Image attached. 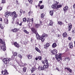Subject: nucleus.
Returning <instances> with one entry per match:
<instances>
[{
    "mask_svg": "<svg viewBox=\"0 0 75 75\" xmlns=\"http://www.w3.org/2000/svg\"><path fill=\"white\" fill-rule=\"evenodd\" d=\"M27 69V68L26 67H24L23 68V72H26V69Z\"/></svg>",
    "mask_w": 75,
    "mask_h": 75,
    "instance_id": "obj_38",
    "label": "nucleus"
},
{
    "mask_svg": "<svg viewBox=\"0 0 75 75\" xmlns=\"http://www.w3.org/2000/svg\"><path fill=\"white\" fill-rule=\"evenodd\" d=\"M23 9H21L20 10V13H21V14H22V13H23Z\"/></svg>",
    "mask_w": 75,
    "mask_h": 75,
    "instance_id": "obj_44",
    "label": "nucleus"
},
{
    "mask_svg": "<svg viewBox=\"0 0 75 75\" xmlns=\"http://www.w3.org/2000/svg\"><path fill=\"white\" fill-rule=\"evenodd\" d=\"M13 45H14L15 47L17 48H19L20 47V45L18 44L17 42H15L13 43Z\"/></svg>",
    "mask_w": 75,
    "mask_h": 75,
    "instance_id": "obj_10",
    "label": "nucleus"
},
{
    "mask_svg": "<svg viewBox=\"0 0 75 75\" xmlns=\"http://www.w3.org/2000/svg\"><path fill=\"white\" fill-rule=\"evenodd\" d=\"M2 74L3 75H8L9 73L7 72V70L5 69L4 71H1Z\"/></svg>",
    "mask_w": 75,
    "mask_h": 75,
    "instance_id": "obj_6",
    "label": "nucleus"
},
{
    "mask_svg": "<svg viewBox=\"0 0 75 75\" xmlns=\"http://www.w3.org/2000/svg\"><path fill=\"white\" fill-rule=\"evenodd\" d=\"M33 21H34L33 18H32L30 20V24H33Z\"/></svg>",
    "mask_w": 75,
    "mask_h": 75,
    "instance_id": "obj_33",
    "label": "nucleus"
},
{
    "mask_svg": "<svg viewBox=\"0 0 75 75\" xmlns=\"http://www.w3.org/2000/svg\"><path fill=\"white\" fill-rule=\"evenodd\" d=\"M45 16V15H44V13H42L40 15V17L41 19H44Z\"/></svg>",
    "mask_w": 75,
    "mask_h": 75,
    "instance_id": "obj_23",
    "label": "nucleus"
},
{
    "mask_svg": "<svg viewBox=\"0 0 75 75\" xmlns=\"http://www.w3.org/2000/svg\"><path fill=\"white\" fill-rule=\"evenodd\" d=\"M63 9L64 11H67L68 9V6H66Z\"/></svg>",
    "mask_w": 75,
    "mask_h": 75,
    "instance_id": "obj_26",
    "label": "nucleus"
},
{
    "mask_svg": "<svg viewBox=\"0 0 75 75\" xmlns=\"http://www.w3.org/2000/svg\"><path fill=\"white\" fill-rule=\"evenodd\" d=\"M10 16H13V19H15L17 17V14H16V12L14 11L13 12H10Z\"/></svg>",
    "mask_w": 75,
    "mask_h": 75,
    "instance_id": "obj_5",
    "label": "nucleus"
},
{
    "mask_svg": "<svg viewBox=\"0 0 75 75\" xmlns=\"http://www.w3.org/2000/svg\"><path fill=\"white\" fill-rule=\"evenodd\" d=\"M2 9H3V8L1 7H0V11L2 10Z\"/></svg>",
    "mask_w": 75,
    "mask_h": 75,
    "instance_id": "obj_59",
    "label": "nucleus"
},
{
    "mask_svg": "<svg viewBox=\"0 0 75 75\" xmlns=\"http://www.w3.org/2000/svg\"><path fill=\"white\" fill-rule=\"evenodd\" d=\"M62 36L63 38H65L67 37V33L66 32H64L63 33Z\"/></svg>",
    "mask_w": 75,
    "mask_h": 75,
    "instance_id": "obj_15",
    "label": "nucleus"
},
{
    "mask_svg": "<svg viewBox=\"0 0 75 75\" xmlns=\"http://www.w3.org/2000/svg\"><path fill=\"white\" fill-rule=\"evenodd\" d=\"M42 63H43V64H44V65H45V62H44V61H42Z\"/></svg>",
    "mask_w": 75,
    "mask_h": 75,
    "instance_id": "obj_53",
    "label": "nucleus"
},
{
    "mask_svg": "<svg viewBox=\"0 0 75 75\" xmlns=\"http://www.w3.org/2000/svg\"><path fill=\"white\" fill-rule=\"evenodd\" d=\"M28 1L30 4H33V0H28Z\"/></svg>",
    "mask_w": 75,
    "mask_h": 75,
    "instance_id": "obj_40",
    "label": "nucleus"
},
{
    "mask_svg": "<svg viewBox=\"0 0 75 75\" xmlns=\"http://www.w3.org/2000/svg\"><path fill=\"white\" fill-rule=\"evenodd\" d=\"M12 53L13 54V55H14V56H15V57H17V52H12Z\"/></svg>",
    "mask_w": 75,
    "mask_h": 75,
    "instance_id": "obj_27",
    "label": "nucleus"
},
{
    "mask_svg": "<svg viewBox=\"0 0 75 75\" xmlns=\"http://www.w3.org/2000/svg\"><path fill=\"white\" fill-rule=\"evenodd\" d=\"M51 52L52 53V55H55V54H57V50L53 49L51 50Z\"/></svg>",
    "mask_w": 75,
    "mask_h": 75,
    "instance_id": "obj_7",
    "label": "nucleus"
},
{
    "mask_svg": "<svg viewBox=\"0 0 75 75\" xmlns=\"http://www.w3.org/2000/svg\"><path fill=\"white\" fill-rule=\"evenodd\" d=\"M0 28H1V29H3V28H4V27L3 26V25H2V24H1L0 25Z\"/></svg>",
    "mask_w": 75,
    "mask_h": 75,
    "instance_id": "obj_39",
    "label": "nucleus"
},
{
    "mask_svg": "<svg viewBox=\"0 0 75 75\" xmlns=\"http://www.w3.org/2000/svg\"><path fill=\"white\" fill-rule=\"evenodd\" d=\"M40 24H36L35 25V27L36 28H39L40 27Z\"/></svg>",
    "mask_w": 75,
    "mask_h": 75,
    "instance_id": "obj_22",
    "label": "nucleus"
},
{
    "mask_svg": "<svg viewBox=\"0 0 75 75\" xmlns=\"http://www.w3.org/2000/svg\"><path fill=\"white\" fill-rule=\"evenodd\" d=\"M52 47L53 48H55L57 47V44L55 43H54L52 44Z\"/></svg>",
    "mask_w": 75,
    "mask_h": 75,
    "instance_id": "obj_30",
    "label": "nucleus"
},
{
    "mask_svg": "<svg viewBox=\"0 0 75 75\" xmlns=\"http://www.w3.org/2000/svg\"><path fill=\"white\" fill-rule=\"evenodd\" d=\"M59 3V2H58L57 1H55L54 5L52 6V8L53 9H58L59 8H61L62 7V5H58Z\"/></svg>",
    "mask_w": 75,
    "mask_h": 75,
    "instance_id": "obj_2",
    "label": "nucleus"
},
{
    "mask_svg": "<svg viewBox=\"0 0 75 75\" xmlns=\"http://www.w3.org/2000/svg\"><path fill=\"white\" fill-rule=\"evenodd\" d=\"M4 22L5 23L7 24L8 23V18H5L4 19Z\"/></svg>",
    "mask_w": 75,
    "mask_h": 75,
    "instance_id": "obj_13",
    "label": "nucleus"
},
{
    "mask_svg": "<svg viewBox=\"0 0 75 75\" xmlns=\"http://www.w3.org/2000/svg\"><path fill=\"white\" fill-rule=\"evenodd\" d=\"M5 45H6V44H5V45H3L1 48L2 51H4L6 50V47Z\"/></svg>",
    "mask_w": 75,
    "mask_h": 75,
    "instance_id": "obj_14",
    "label": "nucleus"
},
{
    "mask_svg": "<svg viewBox=\"0 0 75 75\" xmlns=\"http://www.w3.org/2000/svg\"><path fill=\"white\" fill-rule=\"evenodd\" d=\"M53 24H54V23H53V22H52V21H51L50 24H49V25L52 26V25H53Z\"/></svg>",
    "mask_w": 75,
    "mask_h": 75,
    "instance_id": "obj_35",
    "label": "nucleus"
},
{
    "mask_svg": "<svg viewBox=\"0 0 75 75\" xmlns=\"http://www.w3.org/2000/svg\"><path fill=\"white\" fill-rule=\"evenodd\" d=\"M10 11H7L5 13V16L6 17V18H8V16H10Z\"/></svg>",
    "mask_w": 75,
    "mask_h": 75,
    "instance_id": "obj_9",
    "label": "nucleus"
},
{
    "mask_svg": "<svg viewBox=\"0 0 75 75\" xmlns=\"http://www.w3.org/2000/svg\"><path fill=\"white\" fill-rule=\"evenodd\" d=\"M72 32L73 34H74L75 33V30H72Z\"/></svg>",
    "mask_w": 75,
    "mask_h": 75,
    "instance_id": "obj_50",
    "label": "nucleus"
},
{
    "mask_svg": "<svg viewBox=\"0 0 75 75\" xmlns=\"http://www.w3.org/2000/svg\"><path fill=\"white\" fill-rule=\"evenodd\" d=\"M44 8V5H42L40 7V9H42Z\"/></svg>",
    "mask_w": 75,
    "mask_h": 75,
    "instance_id": "obj_48",
    "label": "nucleus"
},
{
    "mask_svg": "<svg viewBox=\"0 0 75 75\" xmlns=\"http://www.w3.org/2000/svg\"><path fill=\"white\" fill-rule=\"evenodd\" d=\"M40 21V23L39 24H40V25H42V22L41 21Z\"/></svg>",
    "mask_w": 75,
    "mask_h": 75,
    "instance_id": "obj_49",
    "label": "nucleus"
},
{
    "mask_svg": "<svg viewBox=\"0 0 75 75\" xmlns=\"http://www.w3.org/2000/svg\"><path fill=\"white\" fill-rule=\"evenodd\" d=\"M48 34L46 33H44L43 34L42 36L40 37L39 36H38L37 38L38 40H40V39L42 41V42H44L45 40V37H48Z\"/></svg>",
    "mask_w": 75,
    "mask_h": 75,
    "instance_id": "obj_1",
    "label": "nucleus"
},
{
    "mask_svg": "<svg viewBox=\"0 0 75 75\" xmlns=\"http://www.w3.org/2000/svg\"><path fill=\"white\" fill-rule=\"evenodd\" d=\"M23 22H24V23H25L26 22V21H27V18L25 17L23 19Z\"/></svg>",
    "mask_w": 75,
    "mask_h": 75,
    "instance_id": "obj_34",
    "label": "nucleus"
},
{
    "mask_svg": "<svg viewBox=\"0 0 75 75\" xmlns=\"http://www.w3.org/2000/svg\"><path fill=\"white\" fill-rule=\"evenodd\" d=\"M18 57H20V58H22V55L20 54H18Z\"/></svg>",
    "mask_w": 75,
    "mask_h": 75,
    "instance_id": "obj_47",
    "label": "nucleus"
},
{
    "mask_svg": "<svg viewBox=\"0 0 75 75\" xmlns=\"http://www.w3.org/2000/svg\"><path fill=\"white\" fill-rule=\"evenodd\" d=\"M44 69L46 68L48 69L49 67V64H46V65H45L43 66Z\"/></svg>",
    "mask_w": 75,
    "mask_h": 75,
    "instance_id": "obj_16",
    "label": "nucleus"
},
{
    "mask_svg": "<svg viewBox=\"0 0 75 75\" xmlns=\"http://www.w3.org/2000/svg\"><path fill=\"white\" fill-rule=\"evenodd\" d=\"M64 69H67V71H68L69 72L71 73L72 72V69H70V68L69 67H66L64 68Z\"/></svg>",
    "mask_w": 75,
    "mask_h": 75,
    "instance_id": "obj_17",
    "label": "nucleus"
},
{
    "mask_svg": "<svg viewBox=\"0 0 75 75\" xmlns=\"http://www.w3.org/2000/svg\"><path fill=\"white\" fill-rule=\"evenodd\" d=\"M68 40H70V41H71V37H69L68 38Z\"/></svg>",
    "mask_w": 75,
    "mask_h": 75,
    "instance_id": "obj_51",
    "label": "nucleus"
},
{
    "mask_svg": "<svg viewBox=\"0 0 75 75\" xmlns=\"http://www.w3.org/2000/svg\"><path fill=\"white\" fill-rule=\"evenodd\" d=\"M23 14H25V11H23Z\"/></svg>",
    "mask_w": 75,
    "mask_h": 75,
    "instance_id": "obj_64",
    "label": "nucleus"
},
{
    "mask_svg": "<svg viewBox=\"0 0 75 75\" xmlns=\"http://www.w3.org/2000/svg\"><path fill=\"white\" fill-rule=\"evenodd\" d=\"M27 57L28 59H31L32 58V55H30V54H28Z\"/></svg>",
    "mask_w": 75,
    "mask_h": 75,
    "instance_id": "obj_21",
    "label": "nucleus"
},
{
    "mask_svg": "<svg viewBox=\"0 0 75 75\" xmlns=\"http://www.w3.org/2000/svg\"><path fill=\"white\" fill-rule=\"evenodd\" d=\"M15 57H16V56L13 54L12 56L11 57V59H14L15 58Z\"/></svg>",
    "mask_w": 75,
    "mask_h": 75,
    "instance_id": "obj_42",
    "label": "nucleus"
},
{
    "mask_svg": "<svg viewBox=\"0 0 75 75\" xmlns=\"http://www.w3.org/2000/svg\"><path fill=\"white\" fill-rule=\"evenodd\" d=\"M28 14L29 16H30V14H31V11H30L28 12Z\"/></svg>",
    "mask_w": 75,
    "mask_h": 75,
    "instance_id": "obj_54",
    "label": "nucleus"
},
{
    "mask_svg": "<svg viewBox=\"0 0 75 75\" xmlns=\"http://www.w3.org/2000/svg\"><path fill=\"white\" fill-rule=\"evenodd\" d=\"M45 62L46 63V64H49L48 63V60L47 59H45Z\"/></svg>",
    "mask_w": 75,
    "mask_h": 75,
    "instance_id": "obj_31",
    "label": "nucleus"
},
{
    "mask_svg": "<svg viewBox=\"0 0 75 75\" xmlns=\"http://www.w3.org/2000/svg\"><path fill=\"white\" fill-rule=\"evenodd\" d=\"M62 54L61 53L55 55V58L57 61H60L61 62V61L62 60Z\"/></svg>",
    "mask_w": 75,
    "mask_h": 75,
    "instance_id": "obj_3",
    "label": "nucleus"
},
{
    "mask_svg": "<svg viewBox=\"0 0 75 75\" xmlns=\"http://www.w3.org/2000/svg\"><path fill=\"white\" fill-rule=\"evenodd\" d=\"M25 33L27 34H28V33H29V32L27 31L26 32H25Z\"/></svg>",
    "mask_w": 75,
    "mask_h": 75,
    "instance_id": "obj_58",
    "label": "nucleus"
},
{
    "mask_svg": "<svg viewBox=\"0 0 75 75\" xmlns=\"http://www.w3.org/2000/svg\"><path fill=\"white\" fill-rule=\"evenodd\" d=\"M10 61V58H4L3 60V61L5 64H8L9 62Z\"/></svg>",
    "mask_w": 75,
    "mask_h": 75,
    "instance_id": "obj_4",
    "label": "nucleus"
},
{
    "mask_svg": "<svg viewBox=\"0 0 75 75\" xmlns=\"http://www.w3.org/2000/svg\"><path fill=\"white\" fill-rule=\"evenodd\" d=\"M23 31H24V33H26L27 31V30H23Z\"/></svg>",
    "mask_w": 75,
    "mask_h": 75,
    "instance_id": "obj_57",
    "label": "nucleus"
},
{
    "mask_svg": "<svg viewBox=\"0 0 75 75\" xmlns=\"http://www.w3.org/2000/svg\"><path fill=\"white\" fill-rule=\"evenodd\" d=\"M35 71V69L34 68H33L31 69V71L32 73H33Z\"/></svg>",
    "mask_w": 75,
    "mask_h": 75,
    "instance_id": "obj_29",
    "label": "nucleus"
},
{
    "mask_svg": "<svg viewBox=\"0 0 75 75\" xmlns=\"http://www.w3.org/2000/svg\"><path fill=\"white\" fill-rule=\"evenodd\" d=\"M0 43L2 44L3 45H5V44H6L5 42H4L3 41V40L1 39H0Z\"/></svg>",
    "mask_w": 75,
    "mask_h": 75,
    "instance_id": "obj_24",
    "label": "nucleus"
},
{
    "mask_svg": "<svg viewBox=\"0 0 75 75\" xmlns=\"http://www.w3.org/2000/svg\"><path fill=\"white\" fill-rule=\"evenodd\" d=\"M6 3V1L5 0H2L1 3Z\"/></svg>",
    "mask_w": 75,
    "mask_h": 75,
    "instance_id": "obj_43",
    "label": "nucleus"
},
{
    "mask_svg": "<svg viewBox=\"0 0 75 75\" xmlns=\"http://www.w3.org/2000/svg\"><path fill=\"white\" fill-rule=\"evenodd\" d=\"M38 7H40V4H39L38 5Z\"/></svg>",
    "mask_w": 75,
    "mask_h": 75,
    "instance_id": "obj_63",
    "label": "nucleus"
},
{
    "mask_svg": "<svg viewBox=\"0 0 75 75\" xmlns=\"http://www.w3.org/2000/svg\"><path fill=\"white\" fill-rule=\"evenodd\" d=\"M69 47L70 48H73V44L72 42H71L69 43Z\"/></svg>",
    "mask_w": 75,
    "mask_h": 75,
    "instance_id": "obj_18",
    "label": "nucleus"
},
{
    "mask_svg": "<svg viewBox=\"0 0 75 75\" xmlns=\"http://www.w3.org/2000/svg\"><path fill=\"white\" fill-rule=\"evenodd\" d=\"M38 59H39V60L41 61V60H42V56H39L38 57Z\"/></svg>",
    "mask_w": 75,
    "mask_h": 75,
    "instance_id": "obj_37",
    "label": "nucleus"
},
{
    "mask_svg": "<svg viewBox=\"0 0 75 75\" xmlns=\"http://www.w3.org/2000/svg\"><path fill=\"white\" fill-rule=\"evenodd\" d=\"M44 48L45 49H47V48H48V47L45 45H44Z\"/></svg>",
    "mask_w": 75,
    "mask_h": 75,
    "instance_id": "obj_46",
    "label": "nucleus"
},
{
    "mask_svg": "<svg viewBox=\"0 0 75 75\" xmlns=\"http://www.w3.org/2000/svg\"><path fill=\"white\" fill-rule=\"evenodd\" d=\"M55 59V58L54 57H53L52 58V60H53V61H54Z\"/></svg>",
    "mask_w": 75,
    "mask_h": 75,
    "instance_id": "obj_52",
    "label": "nucleus"
},
{
    "mask_svg": "<svg viewBox=\"0 0 75 75\" xmlns=\"http://www.w3.org/2000/svg\"><path fill=\"white\" fill-rule=\"evenodd\" d=\"M50 13L51 16H52V15H53V14H54V12H53V11H51L50 12Z\"/></svg>",
    "mask_w": 75,
    "mask_h": 75,
    "instance_id": "obj_36",
    "label": "nucleus"
},
{
    "mask_svg": "<svg viewBox=\"0 0 75 75\" xmlns=\"http://www.w3.org/2000/svg\"><path fill=\"white\" fill-rule=\"evenodd\" d=\"M38 69L40 71H42L44 70V68L43 67H42L41 66H40L39 67Z\"/></svg>",
    "mask_w": 75,
    "mask_h": 75,
    "instance_id": "obj_20",
    "label": "nucleus"
},
{
    "mask_svg": "<svg viewBox=\"0 0 75 75\" xmlns=\"http://www.w3.org/2000/svg\"><path fill=\"white\" fill-rule=\"evenodd\" d=\"M45 45H46V46H47V47H48L50 46V44H49V43H47Z\"/></svg>",
    "mask_w": 75,
    "mask_h": 75,
    "instance_id": "obj_45",
    "label": "nucleus"
},
{
    "mask_svg": "<svg viewBox=\"0 0 75 75\" xmlns=\"http://www.w3.org/2000/svg\"><path fill=\"white\" fill-rule=\"evenodd\" d=\"M12 30L13 33H16L18 31V29H17V28H15L14 29H12Z\"/></svg>",
    "mask_w": 75,
    "mask_h": 75,
    "instance_id": "obj_19",
    "label": "nucleus"
},
{
    "mask_svg": "<svg viewBox=\"0 0 75 75\" xmlns=\"http://www.w3.org/2000/svg\"><path fill=\"white\" fill-rule=\"evenodd\" d=\"M68 25L69 26L68 28V31H71V30L72 29V24H71V23H70L68 24Z\"/></svg>",
    "mask_w": 75,
    "mask_h": 75,
    "instance_id": "obj_8",
    "label": "nucleus"
},
{
    "mask_svg": "<svg viewBox=\"0 0 75 75\" xmlns=\"http://www.w3.org/2000/svg\"><path fill=\"white\" fill-rule=\"evenodd\" d=\"M27 19H28L27 20V22L28 23H29V24H30V18H27Z\"/></svg>",
    "mask_w": 75,
    "mask_h": 75,
    "instance_id": "obj_32",
    "label": "nucleus"
},
{
    "mask_svg": "<svg viewBox=\"0 0 75 75\" xmlns=\"http://www.w3.org/2000/svg\"><path fill=\"white\" fill-rule=\"evenodd\" d=\"M31 31L33 32V33H34V34H35L36 35H37V34H38V33H37V31L34 28H32Z\"/></svg>",
    "mask_w": 75,
    "mask_h": 75,
    "instance_id": "obj_12",
    "label": "nucleus"
},
{
    "mask_svg": "<svg viewBox=\"0 0 75 75\" xmlns=\"http://www.w3.org/2000/svg\"><path fill=\"white\" fill-rule=\"evenodd\" d=\"M35 50L37 51V52H39V53H40L41 52V51H40V49H39L38 48V47H35Z\"/></svg>",
    "mask_w": 75,
    "mask_h": 75,
    "instance_id": "obj_25",
    "label": "nucleus"
},
{
    "mask_svg": "<svg viewBox=\"0 0 75 75\" xmlns=\"http://www.w3.org/2000/svg\"><path fill=\"white\" fill-rule=\"evenodd\" d=\"M35 60H36V61H37V60H38V57L37 58V57H36L35 58Z\"/></svg>",
    "mask_w": 75,
    "mask_h": 75,
    "instance_id": "obj_62",
    "label": "nucleus"
},
{
    "mask_svg": "<svg viewBox=\"0 0 75 75\" xmlns=\"http://www.w3.org/2000/svg\"><path fill=\"white\" fill-rule=\"evenodd\" d=\"M66 59H68V61H70V58L69 57H65V58L64 59L65 61H66Z\"/></svg>",
    "mask_w": 75,
    "mask_h": 75,
    "instance_id": "obj_41",
    "label": "nucleus"
},
{
    "mask_svg": "<svg viewBox=\"0 0 75 75\" xmlns=\"http://www.w3.org/2000/svg\"><path fill=\"white\" fill-rule=\"evenodd\" d=\"M22 22H21V23L19 24V25L20 26H21V25H22Z\"/></svg>",
    "mask_w": 75,
    "mask_h": 75,
    "instance_id": "obj_55",
    "label": "nucleus"
},
{
    "mask_svg": "<svg viewBox=\"0 0 75 75\" xmlns=\"http://www.w3.org/2000/svg\"><path fill=\"white\" fill-rule=\"evenodd\" d=\"M16 3L17 4H18V1H16Z\"/></svg>",
    "mask_w": 75,
    "mask_h": 75,
    "instance_id": "obj_60",
    "label": "nucleus"
},
{
    "mask_svg": "<svg viewBox=\"0 0 75 75\" xmlns=\"http://www.w3.org/2000/svg\"><path fill=\"white\" fill-rule=\"evenodd\" d=\"M16 24H17L18 25H19V23L18 22H17L16 23Z\"/></svg>",
    "mask_w": 75,
    "mask_h": 75,
    "instance_id": "obj_56",
    "label": "nucleus"
},
{
    "mask_svg": "<svg viewBox=\"0 0 75 75\" xmlns=\"http://www.w3.org/2000/svg\"><path fill=\"white\" fill-rule=\"evenodd\" d=\"M58 24L60 25H62L63 24L62 22L61 21H58L57 22Z\"/></svg>",
    "mask_w": 75,
    "mask_h": 75,
    "instance_id": "obj_28",
    "label": "nucleus"
},
{
    "mask_svg": "<svg viewBox=\"0 0 75 75\" xmlns=\"http://www.w3.org/2000/svg\"><path fill=\"white\" fill-rule=\"evenodd\" d=\"M0 21H3L2 19L1 18H0Z\"/></svg>",
    "mask_w": 75,
    "mask_h": 75,
    "instance_id": "obj_61",
    "label": "nucleus"
},
{
    "mask_svg": "<svg viewBox=\"0 0 75 75\" xmlns=\"http://www.w3.org/2000/svg\"><path fill=\"white\" fill-rule=\"evenodd\" d=\"M31 31L33 32V33H34V34H35L36 35H37V34H38V33H37V31L34 28H32Z\"/></svg>",
    "mask_w": 75,
    "mask_h": 75,
    "instance_id": "obj_11",
    "label": "nucleus"
}]
</instances>
